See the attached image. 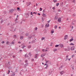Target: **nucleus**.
I'll return each mask as SVG.
<instances>
[{
  "mask_svg": "<svg viewBox=\"0 0 76 76\" xmlns=\"http://www.w3.org/2000/svg\"><path fill=\"white\" fill-rule=\"evenodd\" d=\"M75 0H73L72 1V3H75Z\"/></svg>",
  "mask_w": 76,
  "mask_h": 76,
  "instance_id": "obj_33",
  "label": "nucleus"
},
{
  "mask_svg": "<svg viewBox=\"0 0 76 76\" xmlns=\"http://www.w3.org/2000/svg\"><path fill=\"white\" fill-rule=\"evenodd\" d=\"M27 54H26L25 55V57H26V55H27Z\"/></svg>",
  "mask_w": 76,
  "mask_h": 76,
  "instance_id": "obj_57",
  "label": "nucleus"
},
{
  "mask_svg": "<svg viewBox=\"0 0 76 76\" xmlns=\"http://www.w3.org/2000/svg\"><path fill=\"white\" fill-rule=\"evenodd\" d=\"M34 61V58H32L31 59L32 61Z\"/></svg>",
  "mask_w": 76,
  "mask_h": 76,
  "instance_id": "obj_41",
  "label": "nucleus"
},
{
  "mask_svg": "<svg viewBox=\"0 0 76 76\" xmlns=\"http://www.w3.org/2000/svg\"><path fill=\"white\" fill-rule=\"evenodd\" d=\"M67 37H68V36H67V35H66L64 36V39H65V40H66V39H67Z\"/></svg>",
  "mask_w": 76,
  "mask_h": 76,
  "instance_id": "obj_5",
  "label": "nucleus"
},
{
  "mask_svg": "<svg viewBox=\"0 0 76 76\" xmlns=\"http://www.w3.org/2000/svg\"><path fill=\"white\" fill-rule=\"evenodd\" d=\"M48 64H47V65L46 66V67H47H47H48Z\"/></svg>",
  "mask_w": 76,
  "mask_h": 76,
  "instance_id": "obj_55",
  "label": "nucleus"
},
{
  "mask_svg": "<svg viewBox=\"0 0 76 76\" xmlns=\"http://www.w3.org/2000/svg\"><path fill=\"white\" fill-rule=\"evenodd\" d=\"M10 70H8V73H7V75H9V73H10Z\"/></svg>",
  "mask_w": 76,
  "mask_h": 76,
  "instance_id": "obj_38",
  "label": "nucleus"
},
{
  "mask_svg": "<svg viewBox=\"0 0 76 76\" xmlns=\"http://www.w3.org/2000/svg\"><path fill=\"white\" fill-rule=\"evenodd\" d=\"M57 50V49H54L53 50V51H56Z\"/></svg>",
  "mask_w": 76,
  "mask_h": 76,
  "instance_id": "obj_20",
  "label": "nucleus"
},
{
  "mask_svg": "<svg viewBox=\"0 0 76 76\" xmlns=\"http://www.w3.org/2000/svg\"><path fill=\"white\" fill-rule=\"evenodd\" d=\"M35 40H33L32 41V43H35Z\"/></svg>",
  "mask_w": 76,
  "mask_h": 76,
  "instance_id": "obj_21",
  "label": "nucleus"
},
{
  "mask_svg": "<svg viewBox=\"0 0 76 76\" xmlns=\"http://www.w3.org/2000/svg\"><path fill=\"white\" fill-rule=\"evenodd\" d=\"M38 29L37 27H36L35 29H34V30H35V31H37V29Z\"/></svg>",
  "mask_w": 76,
  "mask_h": 76,
  "instance_id": "obj_30",
  "label": "nucleus"
},
{
  "mask_svg": "<svg viewBox=\"0 0 76 76\" xmlns=\"http://www.w3.org/2000/svg\"><path fill=\"white\" fill-rule=\"evenodd\" d=\"M15 73H13V75L12 76H15Z\"/></svg>",
  "mask_w": 76,
  "mask_h": 76,
  "instance_id": "obj_45",
  "label": "nucleus"
},
{
  "mask_svg": "<svg viewBox=\"0 0 76 76\" xmlns=\"http://www.w3.org/2000/svg\"><path fill=\"white\" fill-rule=\"evenodd\" d=\"M44 12L43 13L42 16L43 17H44V18H45V17H46L47 16V15H46V14H44Z\"/></svg>",
  "mask_w": 76,
  "mask_h": 76,
  "instance_id": "obj_4",
  "label": "nucleus"
},
{
  "mask_svg": "<svg viewBox=\"0 0 76 76\" xmlns=\"http://www.w3.org/2000/svg\"><path fill=\"white\" fill-rule=\"evenodd\" d=\"M58 5H59V3H57L56 4V6H58Z\"/></svg>",
  "mask_w": 76,
  "mask_h": 76,
  "instance_id": "obj_29",
  "label": "nucleus"
},
{
  "mask_svg": "<svg viewBox=\"0 0 76 76\" xmlns=\"http://www.w3.org/2000/svg\"><path fill=\"white\" fill-rule=\"evenodd\" d=\"M53 9V10H55V7H53L52 8Z\"/></svg>",
  "mask_w": 76,
  "mask_h": 76,
  "instance_id": "obj_48",
  "label": "nucleus"
},
{
  "mask_svg": "<svg viewBox=\"0 0 76 76\" xmlns=\"http://www.w3.org/2000/svg\"><path fill=\"white\" fill-rule=\"evenodd\" d=\"M43 26H44L43 25H41V27L42 28H43Z\"/></svg>",
  "mask_w": 76,
  "mask_h": 76,
  "instance_id": "obj_60",
  "label": "nucleus"
},
{
  "mask_svg": "<svg viewBox=\"0 0 76 76\" xmlns=\"http://www.w3.org/2000/svg\"><path fill=\"white\" fill-rule=\"evenodd\" d=\"M28 61L27 60H26L25 61V63H27Z\"/></svg>",
  "mask_w": 76,
  "mask_h": 76,
  "instance_id": "obj_54",
  "label": "nucleus"
},
{
  "mask_svg": "<svg viewBox=\"0 0 76 76\" xmlns=\"http://www.w3.org/2000/svg\"><path fill=\"white\" fill-rule=\"evenodd\" d=\"M23 36H21L20 37V39H23Z\"/></svg>",
  "mask_w": 76,
  "mask_h": 76,
  "instance_id": "obj_17",
  "label": "nucleus"
},
{
  "mask_svg": "<svg viewBox=\"0 0 76 76\" xmlns=\"http://www.w3.org/2000/svg\"><path fill=\"white\" fill-rule=\"evenodd\" d=\"M53 1L54 3H56V2H57V0H53Z\"/></svg>",
  "mask_w": 76,
  "mask_h": 76,
  "instance_id": "obj_27",
  "label": "nucleus"
},
{
  "mask_svg": "<svg viewBox=\"0 0 76 76\" xmlns=\"http://www.w3.org/2000/svg\"><path fill=\"white\" fill-rule=\"evenodd\" d=\"M61 10H58V12H61Z\"/></svg>",
  "mask_w": 76,
  "mask_h": 76,
  "instance_id": "obj_62",
  "label": "nucleus"
},
{
  "mask_svg": "<svg viewBox=\"0 0 76 76\" xmlns=\"http://www.w3.org/2000/svg\"><path fill=\"white\" fill-rule=\"evenodd\" d=\"M72 41H73V38L69 40L70 42H72Z\"/></svg>",
  "mask_w": 76,
  "mask_h": 76,
  "instance_id": "obj_23",
  "label": "nucleus"
},
{
  "mask_svg": "<svg viewBox=\"0 0 76 76\" xmlns=\"http://www.w3.org/2000/svg\"><path fill=\"white\" fill-rule=\"evenodd\" d=\"M28 38L29 39H31V38L32 37V36L31 35H30L28 36Z\"/></svg>",
  "mask_w": 76,
  "mask_h": 76,
  "instance_id": "obj_22",
  "label": "nucleus"
},
{
  "mask_svg": "<svg viewBox=\"0 0 76 76\" xmlns=\"http://www.w3.org/2000/svg\"><path fill=\"white\" fill-rule=\"evenodd\" d=\"M42 19L43 22L44 20V19H43V18H42Z\"/></svg>",
  "mask_w": 76,
  "mask_h": 76,
  "instance_id": "obj_52",
  "label": "nucleus"
},
{
  "mask_svg": "<svg viewBox=\"0 0 76 76\" xmlns=\"http://www.w3.org/2000/svg\"><path fill=\"white\" fill-rule=\"evenodd\" d=\"M9 44V42L7 41V44Z\"/></svg>",
  "mask_w": 76,
  "mask_h": 76,
  "instance_id": "obj_39",
  "label": "nucleus"
},
{
  "mask_svg": "<svg viewBox=\"0 0 76 76\" xmlns=\"http://www.w3.org/2000/svg\"><path fill=\"white\" fill-rule=\"evenodd\" d=\"M67 48L65 49V51H67Z\"/></svg>",
  "mask_w": 76,
  "mask_h": 76,
  "instance_id": "obj_59",
  "label": "nucleus"
},
{
  "mask_svg": "<svg viewBox=\"0 0 76 76\" xmlns=\"http://www.w3.org/2000/svg\"><path fill=\"white\" fill-rule=\"evenodd\" d=\"M74 57H75V55H72V58Z\"/></svg>",
  "mask_w": 76,
  "mask_h": 76,
  "instance_id": "obj_37",
  "label": "nucleus"
},
{
  "mask_svg": "<svg viewBox=\"0 0 76 76\" xmlns=\"http://www.w3.org/2000/svg\"><path fill=\"white\" fill-rule=\"evenodd\" d=\"M16 10V9H12L10 10V12H13L14 10Z\"/></svg>",
  "mask_w": 76,
  "mask_h": 76,
  "instance_id": "obj_2",
  "label": "nucleus"
},
{
  "mask_svg": "<svg viewBox=\"0 0 76 76\" xmlns=\"http://www.w3.org/2000/svg\"><path fill=\"white\" fill-rule=\"evenodd\" d=\"M1 43H2V44H4V41H3Z\"/></svg>",
  "mask_w": 76,
  "mask_h": 76,
  "instance_id": "obj_53",
  "label": "nucleus"
},
{
  "mask_svg": "<svg viewBox=\"0 0 76 76\" xmlns=\"http://www.w3.org/2000/svg\"><path fill=\"white\" fill-rule=\"evenodd\" d=\"M1 58H2V57L0 56V61L1 60Z\"/></svg>",
  "mask_w": 76,
  "mask_h": 76,
  "instance_id": "obj_43",
  "label": "nucleus"
},
{
  "mask_svg": "<svg viewBox=\"0 0 76 76\" xmlns=\"http://www.w3.org/2000/svg\"><path fill=\"white\" fill-rule=\"evenodd\" d=\"M31 48V45H29L27 46V48Z\"/></svg>",
  "mask_w": 76,
  "mask_h": 76,
  "instance_id": "obj_18",
  "label": "nucleus"
},
{
  "mask_svg": "<svg viewBox=\"0 0 76 76\" xmlns=\"http://www.w3.org/2000/svg\"><path fill=\"white\" fill-rule=\"evenodd\" d=\"M22 45H23V47H22V48L23 49H24V48H25V45L24 44H23Z\"/></svg>",
  "mask_w": 76,
  "mask_h": 76,
  "instance_id": "obj_11",
  "label": "nucleus"
},
{
  "mask_svg": "<svg viewBox=\"0 0 76 76\" xmlns=\"http://www.w3.org/2000/svg\"><path fill=\"white\" fill-rule=\"evenodd\" d=\"M72 29H73V26H72V28H71Z\"/></svg>",
  "mask_w": 76,
  "mask_h": 76,
  "instance_id": "obj_56",
  "label": "nucleus"
},
{
  "mask_svg": "<svg viewBox=\"0 0 76 76\" xmlns=\"http://www.w3.org/2000/svg\"><path fill=\"white\" fill-rule=\"evenodd\" d=\"M46 63H47V64H50V61H46Z\"/></svg>",
  "mask_w": 76,
  "mask_h": 76,
  "instance_id": "obj_13",
  "label": "nucleus"
},
{
  "mask_svg": "<svg viewBox=\"0 0 76 76\" xmlns=\"http://www.w3.org/2000/svg\"><path fill=\"white\" fill-rule=\"evenodd\" d=\"M70 59H71V58L68 59V58H66V59L65 60V61H66L67 60H68L69 61H70Z\"/></svg>",
  "mask_w": 76,
  "mask_h": 76,
  "instance_id": "obj_19",
  "label": "nucleus"
},
{
  "mask_svg": "<svg viewBox=\"0 0 76 76\" xmlns=\"http://www.w3.org/2000/svg\"><path fill=\"white\" fill-rule=\"evenodd\" d=\"M40 11H42V8H40Z\"/></svg>",
  "mask_w": 76,
  "mask_h": 76,
  "instance_id": "obj_47",
  "label": "nucleus"
},
{
  "mask_svg": "<svg viewBox=\"0 0 76 76\" xmlns=\"http://www.w3.org/2000/svg\"><path fill=\"white\" fill-rule=\"evenodd\" d=\"M58 22H61V18H58Z\"/></svg>",
  "mask_w": 76,
  "mask_h": 76,
  "instance_id": "obj_3",
  "label": "nucleus"
},
{
  "mask_svg": "<svg viewBox=\"0 0 76 76\" xmlns=\"http://www.w3.org/2000/svg\"><path fill=\"white\" fill-rule=\"evenodd\" d=\"M70 45H74V44L73 43H71V44H70Z\"/></svg>",
  "mask_w": 76,
  "mask_h": 76,
  "instance_id": "obj_31",
  "label": "nucleus"
},
{
  "mask_svg": "<svg viewBox=\"0 0 76 76\" xmlns=\"http://www.w3.org/2000/svg\"><path fill=\"white\" fill-rule=\"evenodd\" d=\"M51 21V20H50L49 21H48V23H50V22Z\"/></svg>",
  "mask_w": 76,
  "mask_h": 76,
  "instance_id": "obj_49",
  "label": "nucleus"
},
{
  "mask_svg": "<svg viewBox=\"0 0 76 76\" xmlns=\"http://www.w3.org/2000/svg\"><path fill=\"white\" fill-rule=\"evenodd\" d=\"M45 49H43L42 50V51H43V52H44V51H45Z\"/></svg>",
  "mask_w": 76,
  "mask_h": 76,
  "instance_id": "obj_44",
  "label": "nucleus"
},
{
  "mask_svg": "<svg viewBox=\"0 0 76 76\" xmlns=\"http://www.w3.org/2000/svg\"><path fill=\"white\" fill-rule=\"evenodd\" d=\"M59 45H60V47H61V48H63V47L64 45L62 44H59Z\"/></svg>",
  "mask_w": 76,
  "mask_h": 76,
  "instance_id": "obj_7",
  "label": "nucleus"
},
{
  "mask_svg": "<svg viewBox=\"0 0 76 76\" xmlns=\"http://www.w3.org/2000/svg\"><path fill=\"white\" fill-rule=\"evenodd\" d=\"M52 72H53V71H51V70H50L48 74L49 75H51V73H52Z\"/></svg>",
  "mask_w": 76,
  "mask_h": 76,
  "instance_id": "obj_6",
  "label": "nucleus"
},
{
  "mask_svg": "<svg viewBox=\"0 0 76 76\" xmlns=\"http://www.w3.org/2000/svg\"><path fill=\"white\" fill-rule=\"evenodd\" d=\"M58 46H59V45H55V47H58Z\"/></svg>",
  "mask_w": 76,
  "mask_h": 76,
  "instance_id": "obj_32",
  "label": "nucleus"
},
{
  "mask_svg": "<svg viewBox=\"0 0 76 76\" xmlns=\"http://www.w3.org/2000/svg\"><path fill=\"white\" fill-rule=\"evenodd\" d=\"M28 6H29V5H30L31 4V3L30 2L28 3Z\"/></svg>",
  "mask_w": 76,
  "mask_h": 76,
  "instance_id": "obj_28",
  "label": "nucleus"
},
{
  "mask_svg": "<svg viewBox=\"0 0 76 76\" xmlns=\"http://www.w3.org/2000/svg\"><path fill=\"white\" fill-rule=\"evenodd\" d=\"M68 56H66V58H68Z\"/></svg>",
  "mask_w": 76,
  "mask_h": 76,
  "instance_id": "obj_63",
  "label": "nucleus"
},
{
  "mask_svg": "<svg viewBox=\"0 0 76 76\" xmlns=\"http://www.w3.org/2000/svg\"><path fill=\"white\" fill-rule=\"evenodd\" d=\"M18 18H17L15 20V21L16 22V21H17V20H18Z\"/></svg>",
  "mask_w": 76,
  "mask_h": 76,
  "instance_id": "obj_50",
  "label": "nucleus"
},
{
  "mask_svg": "<svg viewBox=\"0 0 76 76\" xmlns=\"http://www.w3.org/2000/svg\"><path fill=\"white\" fill-rule=\"evenodd\" d=\"M63 73H64V71H62L60 72V74H61V75H63Z\"/></svg>",
  "mask_w": 76,
  "mask_h": 76,
  "instance_id": "obj_15",
  "label": "nucleus"
},
{
  "mask_svg": "<svg viewBox=\"0 0 76 76\" xmlns=\"http://www.w3.org/2000/svg\"><path fill=\"white\" fill-rule=\"evenodd\" d=\"M30 14L31 15H32V14H33V13L32 12H31Z\"/></svg>",
  "mask_w": 76,
  "mask_h": 76,
  "instance_id": "obj_51",
  "label": "nucleus"
},
{
  "mask_svg": "<svg viewBox=\"0 0 76 76\" xmlns=\"http://www.w3.org/2000/svg\"><path fill=\"white\" fill-rule=\"evenodd\" d=\"M33 38H34L35 40H36V39H35V35H33L32 36Z\"/></svg>",
  "mask_w": 76,
  "mask_h": 76,
  "instance_id": "obj_14",
  "label": "nucleus"
},
{
  "mask_svg": "<svg viewBox=\"0 0 76 76\" xmlns=\"http://www.w3.org/2000/svg\"><path fill=\"white\" fill-rule=\"evenodd\" d=\"M49 24H48V23L46 24L45 25L46 28L49 27Z\"/></svg>",
  "mask_w": 76,
  "mask_h": 76,
  "instance_id": "obj_10",
  "label": "nucleus"
},
{
  "mask_svg": "<svg viewBox=\"0 0 76 76\" xmlns=\"http://www.w3.org/2000/svg\"><path fill=\"white\" fill-rule=\"evenodd\" d=\"M14 38H16V35H14Z\"/></svg>",
  "mask_w": 76,
  "mask_h": 76,
  "instance_id": "obj_42",
  "label": "nucleus"
},
{
  "mask_svg": "<svg viewBox=\"0 0 76 76\" xmlns=\"http://www.w3.org/2000/svg\"><path fill=\"white\" fill-rule=\"evenodd\" d=\"M26 36H28V35H29V34H28V33H26Z\"/></svg>",
  "mask_w": 76,
  "mask_h": 76,
  "instance_id": "obj_34",
  "label": "nucleus"
},
{
  "mask_svg": "<svg viewBox=\"0 0 76 76\" xmlns=\"http://www.w3.org/2000/svg\"><path fill=\"white\" fill-rule=\"evenodd\" d=\"M38 54H35V56L34 57V58H37V59L38 58Z\"/></svg>",
  "mask_w": 76,
  "mask_h": 76,
  "instance_id": "obj_1",
  "label": "nucleus"
},
{
  "mask_svg": "<svg viewBox=\"0 0 76 76\" xmlns=\"http://www.w3.org/2000/svg\"><path fill=\"white\" fill-rule=\"evenodd\" d=\"M72 25H75V23H73V22H72Z\"/></svg>",
  "mask_w": 76,
  "mask_h": 76,
  "instance_id": "obj_61",
  "label": "nucleus"
},
{
  "mask_svg": "<svg viewBox=\"0 0 76 76\" xmlns=\"http://www.w3.org/2000/svg\"><path fill=\"white\" fill-rule=\"evenodd\" d=\"M17 10H19V9H20V8L19 7H17Z\"/></svg>",
  "mask_w": 76,
  "mask_h": 76,
  "instance_id": "obj_40",
  "label": "nucleus"
},
{
  "mask_svg": "<svg viewBox=\"0 0 76 76\" xmlns=\"http://www.w3.org/2000/svg\"><path fill=\"white\" fill-rule=\"evenodd\" d=\"M54 28L55 29H57V25L55 26Z\"/></svg>",
  "mask_w": 76,
  "mask_h": 76,
  "instance_id": "obj_24",
  "label": "nucleus"
},
{
  "mask_svg": "<svg viewBox=\"0 0 76 76\" xmlns=\"http://www.w3.org/2000/svg\"><path fill=\"white\" fill-rule=\"evenodd\" d=\"M57 19H58V17L57 16H55L54 19L55 20H57Z\"/></svg>",
  "mask_w": 76,
  "mask_h": 76,
  "instance_id": "obj_16",
  "label": "nucleus"
},
{
  "mask_svg": "<svg viewBox=\"0 0 76 76\" xmlns=\"http://www.w3.org/2000/svg\"><path fill=\"white\" fill-rule=\"evenodd\" d=\"M53 33H54V31H51V34H53Z\"/></svg>",
  "mask_w": 76,
  "mask_h": 76,
  "instance_id": "obj_36",
  "label": "nucleus"
},
{
  "mask_svg": "<svg viewBox=\"0 0 76 76\" xmlns=\"http://www.w3.org/2000/svg\"><path fill=\"white\" fill-rule=\"evenodd\" d=\"M73 16H75V14H73Z\"/></svg>",
  "mask_w": 76,
  "mask_h": 76,
  "instance_id": "obj_64",
  "label": "nucleus"
},
{
  "mask_svg": "<svg viewBox=\"0 0 76 76\" xmlns=\"http://www.w3.org/2000/svg\"><path fill=\"white\" fill-rule=\"evenodd\" d=\"M71 50L72 51H73V50H75V48H74V46L71 47Z\"/></svg>",
  "mask_w": 76,
  "mask_h": 76,
  "instance_id": "obj_9",
  "label": "nucleus"
},
{
  "mask_svg": "<svg viewBox=\"0 0 76 76\" xmlns=\"http://www.w3.org/2000/svg\"><path fill=\"white\" fill-rule=\"evenodd\" d=\"M68 51H70V48H68Z\"/></svg>",
  "mask_w": 76,
  "mask_h": 76,
  "instance_id": "obj_58",
  "label": "nucleus"
},
{
  "mask_svg": "<svg viewBox=\"0 0 76 76\" xmlns=\"http://www.w3.org/2000/svg\"><path fill=\"white\" fill-rule=\"evenodd\" d=\"M28 66V64L26 63L24 65V67L26 68V66Z\"/></svg>",
  "mask_w": 76,
  "mask_h": 76,
  "instance_id": "obj_12",
  "label": "nucleus"
},
{
  "mask_svg": "<svg viewBox=\"0 0 76 76\" xmlns=\"http://www.w3.org/2000/svg\"><path fill=\"white\" fill-rule=\"evenodd\" d=\"M11 44H15V42H14V41H13L12 43Z\"/></svg>",
  "mask_w": 76,
  "mask_h": 76,
  "instance_id": "obj_35",
  "label": "nucleus"
},
{
  "mask_svg": "<svg viewBox=\"0 0 76 76\" xmlns=\"http://www.w3.org/2000/svg\"><path fill=\"white\" fill-rule=\"evenodd\" d=\"M45 56V53H43L42 54L41 56V57H42L43 56Z\"/></svg>",
  "mask_w": 76,
  "mask_h": 76,
  "instance_id": "obj_8",
  "label": "nucleus"
},
{
  "mask_svg": "<svg viewBox=\"0 0 76 76\" xmlns=\"http://www.w3.org/2000/svg\"><path fill=\"white\" fill-rule=\"evenodd\" d=\"M29 54L30 55V56H31V52H29Z\"/></svg>",
  "mask_w": 76,
  "mask_h": 76,
  "instance_id": "obj_46",
  "label": "nucleus"
},
{
  "mask_svg": "<svg viewBox=\"0 0 76 76\" xmlns=\"http://www.w3.org/2000/svg\"><path fill=\"white\" fill-rule=\"evenodd\" d=\"M41 40H44V39H45V37H42L41 38Z\"/></svg>",
  "mask_w": 76,
  "mask_h": 76,
  "instance_id": "obj_26",
  "label": "nucleus"
},
{
  "mask_svg": "<svg viewBox=\"0 0 76 76\" xmlns=\"http://www.w3.org/2000/svg\"><path fill=\"white\" fill-rule=\"evenodd\" d=\"M63 66L62 65L60 67H59V69H61L63 68Z\"/></svg>",
  "mask_w": 76,
  "mask_h": 76,
  "instance_id": "obj_25",
  "label": "nucleus"
}]
</instances>
